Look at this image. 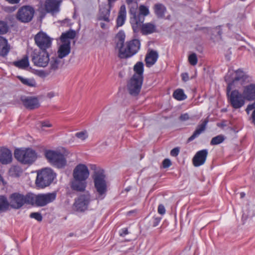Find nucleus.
Listing matches in <instances>:
<instances>
[{
    "instance_id": "1",
    "label": "nucleus",
    "mask_w": 255,
    "mask_h": 255,
    "mask_svg": "<svg viewBox=\"0 0 255 255\" xmlns=\"http://www.w3.org/2000/svg\"><path fill=\"white\" fill-rule=\"evenodd\" d=\"M225 79L228 84V92L234 88L243 86L244 97L248 101L255 100V84L246 85L249 82V77L243 71L240 69L236 71L230 69Z\"/></svg>"
},
{
    "instance_id": "2",
    "label": "nucleus",
    "mask_w": 255,
    "mask_h": 255,
    "mask_svg": "<svg viewBox=\"0 0 255 255\" xmlns=\"http://www.w3.org/2000/svg\"><path fill=\"white\" fill-rule=\"evenodd\" d=\"M119 41L117 47L119 49V56L121 58L131 57L137 52L140 48V43L138 39H133L124 44L125 36L118 35Z\"/></svg>"
},
{
    "instance_id": "3",
    "label": "nucleus",
    "mask_w": 255,
    "mask_h": 255,
    "mask_svg": "<svg viewBox=\"0 0 255 255\" xmlns=\"http://www.w3.org/2000/svg\"><path fill=\"white\" fill-rule=\"evenodd\" d=\"M93 179L97 193V198L102 199L105 196L107 191V182L104 171L101 169L95 171L93 175Z\"/></svg>"
},
{
    "instance_id": "4",
    "label": "nucleus",
    "mask_w": 255,
    "mask_h": 255,
    "mask_svg": "<svg viewBox=\"0 0 255 255\" xmlns=\"http://www.w3.org/2000/svg\"><path fill=\"white\" fill-rule=\"evenodd\" d=\"M56 177V174L49 168H45L37 172L36 185L41 188L48 186Z\"/></svg>"
},
{
    "instance_id": "5",
    "label": "nucleus",
    "mask_w": 255,
    "mask_h": 255,
    "mask_svg": "<svg viewBox=\"0 0 255 255\" xmlns=\"http://www.w3.org/2000/svg\"><path fill=\"white\" fill-rule=\"evenodd\" d=\"M56 193L55 192L38 195L30 194L29 199L30 201V204L42 207L53 202L56 199Z\"/></svg>"
},
{
    "instance_id": "6",
    "label": "nucleus",
    "mask_w": 255,
    "mask_h": 255,
    "mask_svg": "<svg viewBox=\"0 0 255 255\" xmlns=\"http://www.w3.org/2000/svg\"><path fill=\"white\" fill-rule=\"evenodd\" d=\"M14 157L23 164H31L37 158L35 151L30 148L16 149L14 151Z\"/></svg>"
},
{
    "instance_id": "7",
    "label": "nucleus",
    "mask_w": 255,
    "mask_h": 255,
    "mask_svg": "<svg viewBox=\"0 0 255 255\" xmlns=\"http://www.w3.org/2000/svg\"><path fill=\"white\" fill-rule=\"evenodd\" d=\"M48 161L53 165L58 168L64 167L66 164V160L64 155L58 151L49 150L45 152Z\"/></svg>"
},
{
    "instance_id": "8",
    "label": "nucleus",
    "mask_w": 255,
    "mask_h": 255,
    "mask_svg": "<svg viewBox=\"0 0 255 255\" xmlns=\"http://www.w3.org/2000/svg\"><path fill=\"white\" fill-rule=\"evenodd\" d=\"M31 60L35 66L45 67L50 61L49 55L47 51L34 50L31 54Z\"/></svg>"
},
{
    "instance_id": "9",
    "label": "nucleus",
    "mask_w": 255,
    "mask_h": 255,
    "mask_svg": "<svg viewBox=\"0 0 255 255\" xmlns=\"http://www.w3.org/2000/svg\"><path fill=\"white\" fill-rule=\"evenodd\" d=\"M34 12L35 10L32 6H23L18 10L16 14V18L22 23H27L32 19Z\"/></svg>"
},
{
    "instance_id": "10",
    "label": "nucleus",
    "mask_w": 255,
    "mask_h": 255,
    "mask_svg": "<svg viewBox=\"0 0 255 255\" xmlns=\"http://www.w3.org/2000/svg\"><path fill=\"white\" fill-rule=\"evenodd\" d=\"M129 13L131 15L130 23L132 24V29L134 32H138L141 26V23H142L144 20V18H139L137 3H133L132 5L129 6Z\"/></svg>"
},
{
    "instance_id": "11",
    "label": "nucleus",
    "mask_w": 255,
    "mask_h": 255,
    "mask_svg": "<svg viewBox=\"0 0 255 255\" xmlns=\"http://www.w3.org/2000/svg\"><path fill=\"white\" fill-rule=\"evenodd\" d=\"M29 196H30V194L26 196L18 193L12 194L10 197L9 205L13 208L19 209L25 203L30 204Z\"/></svg>"
},
{
    "instance_id": "12",
    "label": "nucleus",
    "mask_w": 255,
    "mask_h": 255,
    "mask_svg": "<svg viewBox=\"0 0 255 255\" xmlns=\"http://www.w3.org/2000/svg\"><path fill=\"white\" fill-rule=\"evenodd\" d=\"M34 40L40 50L47 51L51 46L52 39L43 32L38 33L35 36Z\"/></svg>"
},
{
    "instance_id": "13",
    "label": "nucleus",
    "mask_w": 255,
    "mask_h": 255,
    "mask_svg": "<svg viewBox=\"0 0 255 255\" xmlns=\"http://www.w3.org/2000/svg\"><path fill=\"white\" fill-rule=\"evenodd\" d=\"M228 91V88H227ZM227 92V94L229 97V100L231 105L235 109H239L242 107L245 104V100H246L244 97V95L241 94L238 90H235L232 91L230 94L229 92Z\"/></svg>"
},
{
    "instance_id": "14",
    "label": "nucleus",
    "mask_w": 255,
    "mask_h": 255,
    "mask_svg": "<svg viewBox=\"0 0 255 255\" xmlns=\"http://www.w3.org/2000/svg\"><path fill=\"white\" fill-rule=\"evenodd\" d=\"M142 82L143 80L132 77L127 84L129 94L133 96L137 95L140 91Z\"/></svg>"
},
{
    "instance_id": "15",
    "label": "nucleus",
    "mask_w": 255,
    "mask_h": 255,
    "mask_svg": "<svg viewBox=\"0 0 255 255\" xmlns=\"http://www.w3.org/2000/svg\"><path fill=\"white\" fill-rule=\"evenodd\" d=\"M91 201L89 193L80 195L76 200L74 204V207L78 211H84L88 208V205Z\"/></svg>"
},
{
    "instance_id": "16",
    "label": "nucleus",
    "mask_w": 255,
    "mask_h": 255,
    "mask_svg": "<svg viewBox=\"0 0 255 255\" xmlns=\"http://www.w3.org/2000/svg\"><path fill=\"white\" fill-rule=\"evenodd\" d=\"M73 178L86 180L89 178L90 172L88 167L84 164H79L74 169Z\"/></svg>"
},
{
    "instance_id": "17",
    "label": "nucleus",
    "mask_w": 255,
    "mask_h": 255,
    "mask_svg": "<svg viewBox=\"0 0 255 255\" xmlns=\"http://www.w3.org/2000/svg\"><path fill=\"white\" fill-rule=\"evenodd\" d=\"M111 8V5L107 3H102L100 5L98 19L109 22Z\"/></svg>"
},
{
    "instance_id": "18",
    "label": "nucleus",
    "mask_w": 255,
    "mask_h": 255,
    "mask_svg": "<svg viewBox=\"0 0 255 255\" xmlns=\"http://www.w3.org/2000/svg\"><path fill=\"white\" fill-rule=\"evenodd\" d=\"M208 151L207 149H203L198 151L193 158V164L195 167L204 164L206 161Z\"/></svg>"
},
{
    "instance_id": "19",
    "label": "nucleus",
    "mask_w": 255,
    "mask_h": 255,
    "mask_svg": "<svg viewBox=\"0 0 255 255\" xmlns=\"http://www.w3.org/2000/svg\"><path fill=\"white\" fill-rule=\"evenodd\" d=\"M21 101L25 107L30 110L37 108L39 106L38 100L35 97H23Z\"/></svg>"
},
{
    "instance_id": "20",
    "label": "nucleus",
    "mask_w": 255,
    "mask_h": 255,
    "mask_svg": "<svg viewBox=\"0 0 255 255\" xmlns=\"http://www.w3.org/2000/svg\"><path fill=\"white\" fill-rule=\"evenodd\" d=\"M60 2L59 0H46L45 2L46 11L52 14L58 12Z\"/></svg>"
},
{
    "instance_id": "21",
    "label": "nucleus",
    "mask_w": 255,
    "mask_h": 255,
    "mask_svg": "<svg viewBox=\"0 0 255 255\" xmlns=\"http://www.w3.org/2000/svg\"><path fill=\"white\" fill-rule=\"evenodd\" d=\"M87 186L86 180L82 179L73 178L71 182V187L75 191L83 192L85 191Z\"/></svg>"
},
{
    "instance_id": "22",
    "label": "nucleus",
    "mask_w": 255,
    "mask_h": 255,
    "mask_svg": "<svg viewBox=\"0 0 255 255\" xmlns=\"http://www.w3.org/2000/svg\"><path fill=\"white\" fill-rule=\"evenodd\" d=\"M12 161L11 151L6 148L0 149V162L3 164H7Z\"/></svg>"
},
{
    "instance_id": "23",
    "label": "nucleus",
    "mask_w": 255,
    "mask_h": 255,
    "mask_svg": "<svg viewBox=\"0 0 255 255\" xmlns=\"http://www.w3.org/2000/svg\"><path fill=\"white\" fill-rule=\"evenodd\" d=\"M208 122V119H206L203 121H202L201 124L198 125L193 134L188 139V142L192 141L195 138L198 137L202 132L204 131L206 129V128Z\"/></svg>"
},
{
    "instance_id": "24",
    "label": "nucleus",
    "mask_w": 255,
    "mask_h": 255,
    "mask_svg": "<svg viewBox=\"0 0 255 255\" xmlns=\"http://www.w3.org/2000/svg\"><path fill=\"white\" fill-rule=\"evenodd\" d=\"M62 44L59 46L57 54L59 58L62 59L67 56L70 52L71 42H62Z\"/></svg>"
},
{
    "instance_id": "25",
    "label": "nucleus",
    "mask_w": 255,
    "mask_h": 255,
    "mask_svg": "<svg viewBox=\"0 0 255 255\" xmlns=\"http://www.w3.org/2000/svg\"><path fill=\"white\" fill-rule=\"evenodd\" d=\"M139 28L141 30V32L143 34L147 35L154 33L156 31V25L152 23H146L142 24Z\"/></svg>"
},
{
    "instance_id": "26",
    "label": "nucleus",
    "mask_w": 255,
    "mask_h": 255,
    "mask_svg": "<svg viewBox=\"0 0 255 255\" xmlns=\"http://www.w3.org/2000/svg\"><path fill=\"white\" fill-rule=\"evenodd\" d=\"M158 53L156 51L151 50L148 53L145 57L146 65L147 67H150L154 65L157 60Z\"/></svg>"
},
{
    "instance_id": "27",
    "label": "nucleus",
    "mask_w": 255,
    "mask_h": 255,
    "mask_svg": "<svg viewBox=\"0 0 255 255\" xmlns=\"http://www.w3.org/2000/svg\"><path fill=\"white\" fill-rule=\"evenodd\" d=\"M48 64L49 65V71H55L62 65V61L61 58L58 57H52L51 59H50V61Z\"/></svg>"
},
{
    "instance_id": "28",
    "label": "nucleus",
    "mask_w": 255,
    "mask_h": 255,
    "mask_svg": "<svg viewBox=\"0 0 255 255\" xmlns=\"http://www.w3.org/2000/svg\"><path fill=\"white\" fill-rule=\"evenodd\" d=\"M135 72L132 77L143 80V64L142 62H138L133 67Z\"/></svg>"
},
{
    "instance_id": "29",
    "label": "nucleus",
    "mask_w": 255,
    "mask_h": 255,
    "mask_svg": "<svg viewBox=\"0 0 255 255\" xmlns=\"http://www.w3.org/2000/svg\"><path fill=\"white\" fill-rule=\"evenodd\" d=\"M126 18V6L123 5L121 6L119 12L118 16L117 19V23L118 26H122L125 21Z\"/></svg>"
},
{
    "instance_id": "30",
    "label": "nucleus",
    "mask_w": 255,
    "mask_h": 255,
    "mask_svg": "<svg viewBox=\"0 0 255 255\" xmlns=\"http://www.w3.org/2000/svg\"><path fill=\"white\" fill-rule=\"evenodd\" d=\"M154 11L158 18H163L166 11L165 6L161 3H156L153 7Z\"/></svg>"
},
{
    "instance_id": "31",
    "label": "nucleus",
    "mask_w": 255,
    "mask_h": 255,
    "mask_svg": "<svg viewBox=\"0 0 255 255\" xmlns=\"http://www.w3.org/2000/svg\"><path fill=\"white\" fill-rule=\"evenodd\" d=\"M75 36L76 31L73 30H70L63 33L61 35L60 39L62 42H70V40L74 39Z\"/></svg>"
},
{
    "instance_id": "32",
    "label": "nucleus",
    "mask_w": 255,
    "mask_h": 255,
    "mask_svg": "<svg viewBox=\"0 0 255 255\" xmlns=\"http://www.w3.org/2000/svg\"><path fill=\"white\" fill-rule=\"evenodd\" d=\"M9 49L7 40L3 37L0 36V55L4 56L7 55Z\"/></svg>"
},
{
    "instance_id": "33",
    "label": "nucleus",
    "mask_w": 255,
    "mask_h": 255,
    "mask_svg": "<svg viewBox=\"0 0 255 255\" xmlns=\"http://www.w3.org/2000/svg\"><path fill=\"white\" fill-rule=\"evenodd\" d=\"M13 65L19 68H26L29 66V61L28 57L27 56H25L20 60L14 62Z\"/></svg>"
},
{
    "instance_id": "34",
    "label": "nucleus",
    "mask_w": 255,
    "mask_h": 255,
    "mask_svg": "<svg viewBox=\"0 0 255 255\" xmlns=\"http://www.w3.org/2000/svg\"><path fill=\"white\" fill-rule=\"evenodd\" d=\"M22 171V169L20 167L17 165H13L9 170V174L11 176L17 177L20 176Z\"/></svg>"
},
{
    "instance_id": "35",
    "label": "nucleus",
    "mask_w": 255,
    "mask_h": 255,
    "mask_svg": "<svg viewBox=\"0 0 255 255\" xmlns=\"http://www.w3.org/2000/svg\"><path fill=\"white\" fill-rule=\"evenodd\" d=\"M18 79L22 84L26 86L30 87H35L36 86V83L33 79L23 78L21 76H19Z\"/></svg>"
},
{
    "instance_id": "36",
    "label": "nucleus",
    "mask_w": 255,
    "mask_h": 255,
    "mask_svg": "<svg viewBox=\"0 0 255 255\" xmlns=\"http://www.w3.org/2000/svg\"><path fill=\"white\" fill-rule=\"evenodd\" d=\"M173 96L175 99L179 101L185 100L186 98V96L184 94L183 90L180 89L175 91Z\"/></svg>"
},
{
    "instance_id": "37",
    "label": "nucleus",
    "mask_w": 255,
    "mask_h": 255,
    "mask_svg": "<svg viewBox=\"0 0 255 255\" xmlns=\"http://www.w3.org/2000/svg\"><path fill=\"white\" fill-rule=\"evenodd\" d=\"M9 203L3 196H0V211H4L9 207Z\"/></svg>"
},
{
    "instance_id": "38",
    "label": "nucleus",
    "mask_w": 255,
    "mask_h": 255,
    "mask_svg": "<svg viewBox=\"0 0 255 255\" xmlns=\"http://www.w3.org/2000/svg\"><path fill=\"white\" fill-rule=\"evenodd\" d=\"M225 139V137L223 135H218L212 138L210 142V144L213 145L219 144L222 143L224 141Z\"/></svg>"
},
{
    "instance_id": "39",
    "label": "nucleus",
    "mask_w": 255,
    "mask_h": 255,
    "mask_svg": "<svg viewBox=\"0 0 255 255\" xmlns=\"http://www.w3.org/2000/svg\"><path fill=\"white\" fill-rule=\"evenodd\" d=\"M7 24L3 21H0V34H3L8 31Z\"/></svg>"
},
{
    "instance_id": "40",
    "label": "nucleus",
    "mask_w": 255,
    "mask_h": 255,
    "mask_svg": "<svg viewBox=\"0 0 255 255\" xmlns=\"http://www.w3.org/2000/svg\"><path fill=\"white\" fill-rule=\"evenodd\" d=\"M139 12L138 14H139V18H140V15L146 16L149 14L148 8L143 5H141L139 6Z\"/></svg>"
},
{
    "instance_id": "41",
    "label": "nucleus",
    "mask_w": 255,
    "mask_h": 255,
    "mask_svg": "<svg viewBox=\"0 0 255 255\" xmlns=\"http://www.w3.org/2000/svg\"><path fill=\"white\" fill-rule=\"evenodd\" d=\"M75 136L79 139L84 140L88 137V132L86 131H81L76 133Z\"/></svg>"
},
{
    "instance_id": "42",
    "label": "nucleus",
    "mask_w": 255,
    "mask_h": 255,
    "mask_svg": "<svg viewBox=\"0 0 255 255\" xmlns=\"http://www.w3.org/2000/svg\"><path fill=\"white\" fill-rule=\"evenodd\" d=\"M188 61L191 65L193 66L196 65L198 61L196 54L195 53H192L188 57Z\"/></svg>"
},
{
    "instance_id": "43",
    "label": "nucleus",
    "mask_w": 255,
    "mask_h": 255,
    "mask_svg": "<svg viewBox=\"0 0 255 255\" xmlns=\"http://www.w3.org/2000/svg\"><path fill=\"white\" fill-rule=\"evenodd\" d=\"M248 216L253 217L255 216V206H249L248 208Z\"/></svg>"
},
{
    "instance_id": "44",
    "label": "nucleus",
    "mask_w": 255,
    "mask_h": 255,
    "mask_svg": "<svg viewBox=\"0 0 255 255\" xmlns=\"http://www.w3.org/2000/svg\"><path fill=\"white\" fill-rule=\"evenodd\" d=\"M30 217L31 218H34L39 222L41 221L42 220L41 214L38 212H34L31 213L30 215Z\"/></svg>"
},
{
    "instance_id": "45",
    "label": "nucleus",
    "mask_w": 255,
    "mask_h": 255,
    "mask_svg": "<svg viewBox=\"0 0 255 255\" xmlns=\"http://www.w3.org/2000/svg\"><path fill=\"white\" fill-rule=\"evenodd\" d=\"M171 162L170 159L166 158L162 162V166L164 168H166L170 166Z\"/></svg>"
},
{
    "instance_id": "46",
    "label": "nucleus",
    "mask_w": 255,
    "mask_h": 255,
    "mask_svg": "<svg viewBox=\"0 0 255 255\" xmlns=\"http://www.w3.org/2000/svg\"><path fill=\"white\" fill-rule=\"evenodd\" d=\"M158 212L159 214L161 215H163L165 213V209L164 206L160 204L158 207Z\"/></svg>"
},
{
    "instance_id": "47",
    "label": "nucleus",
    "mask_w": 255,
    "mask_h": 255,
    "mask_svg": "<svg viewBox=\"0 0 255 255\" xmlns=\"http://www.w3.org/2000/svg\"><path fill=\"white\" fill-rule=\"evenodd\" d=\"M179 152V149L178 147H176L172 149L170 151V154L172 156H176L178 155Z\"/></svg>"
},
{
    "instance_id": "48",
    "label": "nucleus",
    "mask_w": 255,
    "mask_h": 255,
    "mask_svg": "<svg viewBox=\"0 0 255 255\" xmlns=\"http://www.w3.org/2000/svg\"><path fill=\"white\" fill-rule=\"evenodd\" d=\"M16 9V7L15 6H5L4 8V11L7 12H12Z\"/></svg>"
},
{
    "instance_id": "49",
    "label": "nucleus",
    "mask_w": 255,
    "mask_h": 255,
    "mask_svg": "<svg viewBox=\"0 0 255 255\" xmlns=\"http://www.w3.org/2000/svg\"><path fill=\"white\" fill-rule=\"evenodd\" d=\"M255 109V103L253 104L249 105L246 110L248 114H249L250 112L253 110Z\"/></svg>"
},
{
    "instance_id": "50",
    "label": "nucleus",
    "mask_w": 255,
    "mask_h": 255,
    "mask_svg": "<svg viewBox=\"0 0 255 255\" xmlns=\"http://www.w3.org/2000/svg\"><path fill=\"white\" fill-rule=\"evenodd\" d=\"M180 120L182 121H185L189 119V115L187 114L181 115L179 118Z\"/></svg>"
},
{
    "instance_id": "51",
    "label": "nucleus",
    "mask_w": 255,
    "mask_h": 255,
    "mask_svg": "<svg viewBox=\"0 0 255 255\" xmlns=\"http://www.w3.org/2000/svg\"><path fill=\"white\" fill-rule=\"evenodd\" d=\"M161 218L158 217H155L154 219L153 223V226L154 227L157 226L159 223L160 222Z\"/></svg>"
},
{
    "instance_id": "52",
    "label": "nucleus",
    "mask_w": 255,
    "mask_h": 255,
    "mask_svg": "<svg viewBox=\"0 0 255 255\" xmlns=\"http://www.w3.org/2000/svg\"><path fill=\"white\" fill-rule=\"evenodd\" d=\"M42 127H51L52 125L49 122H44L41 123Z\"/></svg>"
},
{
    "instance_id": "53",
    "label": "nucleus",
    "mask_w": 255,
    "mask_h": 255,
    "mask_svg": "<svg viewBox=\"0 0 255 255\" xmlns=\"http://www.w3.org/2000/svg\"><path fill=\"white\" fill-rule=\"evenodd\" d=\"M182 78L184 81H187L189 79L188 74L183 73L182 74Z\"/></svg>"
},
{
    "instance_id": "54",
    "label": "nucleus",
    "mask_w": 255,
    "mask_h": 255,
    "mask_svg": "<svg viewBox=\"0 0 255 255\" xmlns=\"http://www.w3.org/2000/svg\"><path fill=\"white\" fill-rule=\"evenodd\" d=\"M127 3L128 5V6L132 5L134 3H137L135 0H126Z\"/></svg>"
},
{
    "instance_id": "55",
    "label": "nucleus",
    "mask_w": 255,
    "mask_h": 255,
    "mask_svg": "<svg viewBox=\"0 0 255 255\" xmlns=\"http://www.w3.org/2000/svg\"><path fill=\"white\" fill-rule=\"evenodd\" d=\"M56 95H57V94L54 92H50L48 93L47 94V96L49 98H52Z\"/></svg>"
},
{
    "instance_id": "56",
    "label": "nucleus",
    "mask_w": 255,
    "mask_h": 255,
    "mask_svg": "<svg viewBox=\"0 0 255 255\" xmlns=\"http://www.w3.org/2000/svg\"><path fill=\"white\" fill-rule=\"evenodd\" d=\"M128 233V230L127 229H124L122 232L120 233L121 236H125Z\"/></svg>"
},
{
    "instance_id": "57",
    "label": "nucleus",
    "mask_w": 255,
    "mask_h": 255,
    "mask_svg": "<svg viewBox=\"0 0 255 255\" xmlns=\"http://www.w3.org/2000/svg\"><path fill=\"white\" fill-rule=\"evenodd\" d=\"M10 3L14 4L18 3L20 0H5Z\"/></svg>"
},
{
    "instance_id": "58",
    "label": "nucleus",
    "mask_w": 255,
    "mask_h": 255,
    "mask_svg": "<svg viewBox=\"0 0 255 255\" xmlns=\"http://www.w3.org/2000/svg\"><path fill=\"white\" fill-rule=\"evenodd\" d=\"M252 118L253 119V123L255 125V109L253 112Z\"/></svg>"
},
{
    "instance_id": "59",
    "label": "nucleus",
    "mask_w": 255,
    "mask_h": 255,
    "mask_svg": "<svg viewBox=\"0 0 255 255\" xmlns=\"http://www.w3.org/2000/svg\"><path fill=\"white\" fill-rule=\"evenodd\" d=\"M100 25H101V27L103 28V29H106L107 28V24L104 23H101L100 24Z\"/></svg>"
},
{
    "instance_id": "60",
    "label": "nucleus",
    "mask_w": 255,
    "mask_h": 255,
    "mask_svg": "<svg viewBox=\"0 0 255 255\" xmlns=\"http://www.w3.org/2000/svg\"><path fill=\"white\" fill-rule=\"evenodd\" d=\"M108 0V3H107V4H109L112 7V3L117 0Z\"/></svg>"
},
{
    "instance_id": "61",
    "label": "nucleus",
    "mask_w": 255,
    "mask_h": 255,
    "mask_svg": "<svg viewBox=\"0 0 255 255\" xmlns=\"http://www.w3.org/2000/svg\"><path fill=\"white\" fill-rule=\"evenodd\" d=\"M241 198H243L245 196V194L244 193H242L241 194Z\"/></svg>"
},
{
    "instance_id": "62",
    "label": "nucleus",
    "mask_w": 255,
    "mask_h": 255,
    "mask_svg": "<svg viewBox=\"0 0 255 255\" xmlns=\"http://www.w3.org/2000/svg\"><path fill=\"white\" fill-rule=\"evenodd\" d=\"M167 19H170V16H168V17H167Z\"/></svg>"
},
{
    "instance_id": "63",
    "label": "nucleus",
    "mask_w": 255,
    "mask_h": 255,
    "mask_svg": "<svg viewBox=\"0 0 255 255\" xmlns=\"http://www.w3.org/2000/svg\"><path fill=\"white\" fill-rule=\"evenodd\" d=\"M127 191H128L129 190V189H126Z\"/></svg>"
}]
</instances>
